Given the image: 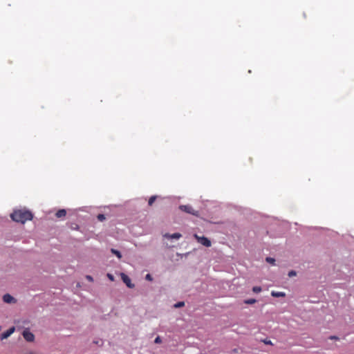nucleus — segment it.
<instances>
[{
	"label": "nucleus",
	"mask_w": 354,
	"mask_h": 354,
	"mask_svg": "<svg viewBox=\"0 0 354 354\" xmlns=\"http://www.w3.org/2000/svg\"><path fill=\"white\" fill-rule=\"evenodd\" d=\"M111 252L113 254H114L118 258L120 259L122 257V254H121L120 252H119L118 250L112 248L111 250Z\"/></svg>",
	"instance_id": "obj_11"
},
{
	"label": "nucleus",
	"mask_w": 354,
	"mask_h": 354,
	"mask_svg": "<svg viewBox=\"0 0 354 354\" xmlns=\"http://www.w3.org/2000/svg\"><path fill=\"white\" fill-rule=\"evenodd\" d=\"M12 219L16 222L24 223L27 221L32 219V214L28 210H15L10 215Z\"/></svg>",
	"instance_id": "obj_1"
},
{
	"label": "nucleus",
	"mask_w": 354,
	"mask_h": 354,
	"mask_svg": "<svg viewBox=\"0 0 354 354\" xmlns=\"http://www.w3.org/2000/svg\"><path fill=\"white\" fill-rule=\"evenodd\" d=\"M154 342H155L156 344H160V343H161V342H162L161 338H160L159 336L156 337V339H155V340H154Z\"/></svg>",
	"instance_id": "obj_18"
},
{
	"label": "nucleus",
	"mask_w": 354,
	"mask_h": 354,
	"mask_svg": "<svg viewBox=\"0 0 354 354\" xmlns=\"http://www.w3.org/2000/svg\"><path fill=\"white\" fill-rule=\"evenodd\" d=\"M1 330V326H0V330Z\"/></svg>",
	"instance_id": "obj_24"
},
{
	"label": "nucleus",
	"mask_w": 354,
	"mask_h": 354,
	"mask_svg": "<svg viewBox=\"0 0 354 354\" xmlns=\"http://www.w3.org/2000/svg\"><path fill=\"white\" fill-rule=\"evenodd\" d=\"M86 279L90 281H93V277L91 276L87 275Z\"/></svg>",
	"instance_id": "obj_22"
},
{
	"label": "nucleus",
	"mask_w": 354,
	"mask_h": 354,
	"mask_svg": "<svg viewBox=\"0 0 354 354\" xmlns=\"http://www.w3.org/2000/svg\"><path fill=\"white\" fill-rule=\"evenodd\" d=\"M22 335L27 342H32L35 340L34 334L28 329L23 331Z\"/></svg>",
	"instance_id": "obj_4"
},
{
	"label": "nucleus",
	"mask_w": 354,
	"mask_h": 354,
	"mask_svg": "<svg viewBox=\"0 0 354 354\" xmlns=\"http://www.w3.org/2000/svg\"><path fill=\"white\" fill-rule=\"evenodd\" d=\"M252 291L255 293H259L261 291V288L260 286H254L252 288Z\"/></svg>",
	"instance_id": "obj_15"
},
{
	"label": "nucleus",
	"mask_w": 354,
	"mask_h": 354,
	"mask_svg": "<svg viewBox=\"0 0 354 354\" xmlns=\"http://www.w3.org/2000/svg\"><path fill=\"white\" fill-rule=\"evenodd\" d=\"M266 261L269 263H271L272 265L274 264V262H275V259L272 258V257H266Z\"/></svg>",
	"instance_id": "obj_14"
},
{
	"label": "nucleus",
	"mask_w": 354,
	"mask_h": 354,
	"mask_svg": "<svg viewBox=\"0 0 354 354\" xmlns=\"http://www.w3.org/2000/svg\"><path fill=\"white\" fill-rule=\"evenodd\" d=\"M156 196H152L149 198V201H148V204L149 205H152V204L154 203V201H156Z\"/></svg>",
	"instance_id": "obj_12"
},
{
	"label": "nucleus",
	"mask_w": 354,
	"mask_h": 354,
	"mask_svg": "<svg viewBox=\"0 0 354 354\" xmlns=\"http://www.w3.org/2000/svg\"><path fill=\"white\" fill-rule=\"evenodd\" d=\"M295 275H296V272L294 271V270H291L288 273V276L290 277H293V276H295Z\"/></svg>",
	"instance_id": "obj_20"
},
{
	"label": "nucleus",
	"mask_w": 354,
	"mask_h": 354,
	"mask_svg": "<svg viewBox=\"0 0 354 354\" xmlns=\"http://www.w3.org/2000/svg\"><path fill=\"white\" fill-rule=\"evenodd\" d=\"M3 301L7 304H11L15 301V298L10 294H6L3 297Z\"/></svg>",
	"instance_id": "obj_7"
},
{
	"label": "nucleus",
	"mask_w": 354,
	"mask_h": 354,
	"mask_svg": "<svg viewBox=\"0 0 354 354\" xmlns=\"http://www.w3.org/2000/svg\"><path fill=\"white\" fill-rule=\"evenodd\" d=\"M256 299H247L245 301V303L247 304H253L254 303H256Z\"/></svg>",
	"instance_id": "obj_16"
},
{
	"label": "nucleus",
	"mask_w": 354,
	"mask_h": 354,
	"mask_svg": "<svg viewBox=\"0 0 354 354\" xmlns=\"http://www.w3.org/2000/svg\"><path fill=\"white\" fill-rule=\"evenodd\" d=\"M145 278H146V279H147V280H149V281H151V280H152V277H151V274H147L146 275V277H145Z\"/></svg>",
	"instance_id": "obj_21"
},
{
	"label": "nucleus",
	"mask_w": 354,
	"mask_h": 354,
	"mask_svg": "<svg viewBox=\"0 0 354 354\" xmlns=\"http://www.w3.org/2000/svg\"><path fill=\"white\" fill-rule=\"evenodd\" d=\"M55 215L57 218L64 217L66 215V211L64 209H59L56 212Z\"/></svg>",
	"instance_id": "obj_9"
},
{
	"label": "nucleus",
	"mask_w": 354,
	"mask_h": 354,
	"mask_svg": "<svg viewBox=\"0 0 354 354\" xmlns=\"http://www.w3.org/2000/svg\"><path fill=\"white\" fill-rule=\"evenodd\" d=\"M15 331V328L14 326L10 328L6 331L3 332L0 337L1 340H3L9 337Z\"/></svg>",
	"instance_id": "obj_6"
},
{
	"label": "nucleus",
	"mask_w": 354,
	"mask_h": 354,
	"mask_svg": "<svg viewBox=\"0 0 354 354\" xmlns=\"http://www.w3.org/2000/svg\"><path fill=\"white\" fill-rule=\"evenodd\" d=\"M185 306L184 301H179L174 304V308H180Z\"/></svg>",
	"instance_id": "obj_13"
},
{
	"label": "nucleus",
	"mask_w": 354,
	"mask_h": 354,
	"mask_svg": "<svg viewBox=\"0 0 354 354\" xmlns=\"http://www.w3.org/2000/svg\"><path fill=\"white\" fill-rule=\"evenodd\" d=\"M179 209L185 212L186 213L194 215V216H198V212L194 210L191 205H180Z\"/></svg>",
	"instance_id": "obj_2"
},
{
	"label": "nucleus",
	"mask_w": 354,
	"mask_h": 354,
	"mask_svg": "<svg viewBox=\"0 0 354 354\" xmlns=\"http://www.w3.org/2000/svg\"><path fill=\"white\" fill-rule=\"evenodd\" d=\"M271 295L274 297H283L286 296V294L283 292L272 291Z\"/></svg>",
	"instance_id": "obj_10"
},
{
	"label": "nucleus",
	"mask_w": 354,
	"mask_h": 354,
	"mask_svg": "<svg viewBox=\"0 0 354 354\" xmlns=\"http://www.w3.org/2000/svg\"><path fill=\"white\" fill-rule=\"evenodd\" d=\"M122 281L127 285L128 288H133L134 284L131 283V279L124 273L120 274Z\"/></svg>",
	"instance_id": "obj_5"
},
{
	"label": "nucleus",
	"mask_w": 354,
	"mask_h": 354,
	"mask_svg": "<svg viewBox=\"0 0 354 354\" xmlns=\"http://www.w3.org/2000/svg\"><path fill=\"white\" fill-rule=\"evenodd\" d=\"M264 343H265L266 344H272V342H271V341H270V340H265V341H264Z\"/></svg>",
	"instance_id": "obj_23"
},
{
	"label": "nucleus",
	"mask_w": 354,
	"mask_h": 354,
	"mask_svg": "<svg viewBox=\"0 0 354 354\" xmlns=\"http://www.w3.org/2000/svg\"><path fill=\"white\" fill-rule=\"evenodd\" d=\"M106 276L111 281H114V277L113 274L108 273Z\"/></svg>",
	"instance_id": "obj_19"
},
{
	"label": "nucleus",
	"mask_w": 354,
	"mask_h": 354,
	"mask_svg": "<svg viewBox=\"0 0 354 354\" xmlns=\"http://www.w3.org/2000/svg\"><path fill=\"white\" fill-rule=\"evenodd\" d=\"M195 239L198 241V243L202 244L205 247L211 246V241L205 236H200L197 234H194Z\"/></svg>",
	"instance_id": "obj_3"
},
{
	"label": "nucleus",
	"mask_w": 354,
	"mask_h": 354,
	"mask_svg": "<svg viewBox=\"0 0 354 354\" xmlns=\"http://www.w3.org/2000/svg\"><path fill=\"white\" fill-rule=\"evenodd\" d=\"M164 236L165 238H167V239H178L180 238L182 236V235L180 233H174V234H165L164 235Z\"/></svg>",
	"instance_id": "obj_8"
},
{
	"label": "nucleus",
	"mask_w": 354,
	"mask_h": 354,
	"mask_svg": "<svg viewBox=\"0 0 354 354\" xmlns=\"http://www.w3.org/2000/svg\"><path fill=\"white\" fill-rule=\"evenodd\" d=\"M97 219L100 221H103L105 220V216L102 214H99L97 216Z\"/></svg>",
	"instance_id": "obj_17"
}]
</instances>
